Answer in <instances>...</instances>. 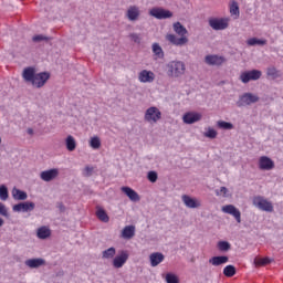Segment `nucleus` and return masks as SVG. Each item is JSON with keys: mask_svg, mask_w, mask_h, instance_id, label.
<instances>
[{"mask_svg": "<svg viewBox=\"0 0 283 283\" xmlns=\"http://www.w3.org/2000/svg\"><path fill=\"white\" fill-rule=\"evenodd\" d=\"M50 81V73L49 72H41V73H35V77H33V82L31 85L33 87L41 88Z\"/></svg>", "mask_w": 283, "mask_h": 283, "instance_id": "9", "label": "nucleus"}, {"mask_svg": "<svg viewBox=\"0 0 283 283\" xmlns=\"http://www.w3.org/2000/svg\"><path fill=\"white\" fill-rule=\"evenodd\" d=\"M153 52L157 59H165V52L163 51V48L158 43L153 44Z\"/></svg>", "mask_w": 283, "mask_h": 283, "instance_id": "31", "label": "nucleus"}, {"mask_svg": "<svg viewBox=\"0 0 283 283\" xmlns=\"http://www.w3.org/2000/svg\"><path fill=\"white\" fill-rule=\"evenodd\" d=\"M135 235H136V227L135 226H126L122 230V238H124V240H132V238H134Z\"/></svg>", "mask_w": 283, "mask_h": 283, "instance_id": "21", "label": "nucleus"}, {"mask_svg": "<svg viewBox=\"0 0 283 283\" xmlns=\"http://www.w3.org/2000/svg\"><path fill=\"white\" fill-rule=\"evenodd\" d=\"M182 120L186 125H193V123L202 120V114L196 112H188L182 116Z\"/></svg>", "mask_w": 283, "mask_h": 283, "instance_id": "12", "label": "nucleus"}, {"mask_svg": "<svg viewBox=\"0 0 283 283\" xmlns=\"http://www.w3.org/2000/svg\"><path fill=\"white\" fill-rule=\"evenodd\" d=\"M166 282L167 283H180V279H178V275H176L174 273H167Z\"/></svg>", "mask_w": 283, "mask_h": 283, "instance_id": "43", "label": "nucleus"}, {"mask_svg": "<svg viewBox=\"0 0 283 283\" xmlns=\"http://www.w3.org/2000/svg\"><path fill=\"white\" fill-rule=\"evenodd\" d=\"M65 145L67 151H74V149H76V139H74L72 135H69L65 139Z\"/></svg>", "mask_w": 283, "mask_h": 283, "instance_id": "29", "label": "nucleus"}, {"mask_svg": "<svg viewBox=\"0 0 283 283\" xmlns=\"http://www.w3.org/2000/svg\"><path fill=\"white\" fill-rule=\"evenodd\" d=\"M226 61H227V59H224V56H220V55H206L205 56V64L206 65H217V66H220Z\"/></svg>", "mask_w": 283, "mask_h": 283, "instance_id": "16", "label": "nucleus"}, {"mask_svg": "<svg viewBox=\"0 0 283 283\" xmlns=\"http://www.w3.org/2000/svg\"><path fill=\"white\" fill-rule=\"evenodd\" d=\"M0 216H3L4 218H8V208H6V205L0 202Z\"/></svg>", "mask_w": 283, "mask_h": 283, "instance_id": "47", "label": "nucleus"}, {"mask_svg": "<svg viewBox=\"0 0 283 283\" xmlns=\"http://www.w3.org/2000/svg\"><path fill=\"white\" fill-rule=\"evenodd\" d=\"M128 39H130V41H133V43H137V45H140L142 41H143V36L140 35V33H130L128 35Z\"/></svg>", "mask_w": 283, "mask_h": 283, "instance_id": "40", "label": "nucleus"}, {"mask_svg": "<svg viewBox=\"0 0 283 283\" xmlns=\"http://www.w3.org/2000/svg\"><path fill=\"white\" fill-rule=\"evenodd\" d=\"M36 205L32 201H24V202H20L18 205H14L12 207L13 211L15 213H28L30 211H34Z\"/></svg>", "mask_w": 283, "mask_h": 283, "instance_id": "7", "label": "nucleus"}, {"mask_svg": "<svg viewBox=\"0 0 283 283\" xmlns=\"http://www.w3.org/2000/svg\"><path fill=\"white\" fill-rule=\"evenodd\" d=\"M156 78V75L151 71L143 70L139 75L138 80L140 83H154V80Z\"/></svg>", "mask_w": 283, "mask_h": 283, "instance_id": "20", "label": "nucleus"}, {"mask_svg": "<svg viewBox=\"0 0 283 283\" xmlns=\"http://www.w3.org/2000/svg\"><path fill=\"white\" fill-rule=\"evenodd\" d=\"M254 103H260V96L253 93H243L239 96L237 107H247L249 105H253Z\"/></svg>", "mask_w": 283, "mask_h": 283, "instance_id": "3", "label": "nucleus"}, {"mask_svg": "<svg viewBox=\"0 0 283 283\" xmlns=\"http://www.w3.org/2000/svg\"><path fill=\"white\" fill-rule=\"evenodd\" d=\"M253 207H256V209H260V211H266L268 213H273V203L271 201L266 200L262 196H256L252 200Z\"/></svg>", "mask_w": 283, "mask_h": 283, "instance_id": "2", "label": "nucleus"}, {"mask_svg": "<svg viewBox=\"0 0 283 283\" xmlns=\"http://www.w3.org/2000/svg\"><path fill=\"white\" fill-rule=\"evenodd\" d=\"M149 15L154 17L155 19H159V20L171 19V17H174V12H171L167 9L160 8V7H155L149 10Z\"/></svg>", "mask_w": 283, "mask_h": 283, "instance_id": "5", "label": "nucleus"}, {"mask_svg": "<svg viewBox=\"0 0 283 283\" xmlns=\"http://www.w3.org/2000/svg\"><path fill=\"white\" fill-rule=\"evenodd\" d=\"M259 168L262 171H271V169H275V163L268 156H262L259 159Z\"/></svg>", "mask_w": 283, "mask_h": 283, "instance_id": "11", "label": "nucleus"}, {"mask_svg": "<svg viewBox=\"0 0 283 283\" xmlns=\"http://www.w3.org/2000/svg\"><path fill=\"white\" fill-rule=\"evenodd\" d=\"M40 178L44 182H52V180H56V178H59V169L53 168V169L44 170L40 174Z\"/></svg>", "mask_w": 283, "mask_h": 283, "instance_id": "13", "label": "nucleus"}, {"mask_svg": "<svg viewBox=\"0 0 283 283\" xmlns=\"http://www.w3.org/2000/svg\"><path fill=\"white\" fill-rule=\"evenodd\" d=\"M203 136L206 138H210L211 140H213V138H218V132L211 127L208 128V130L206 133H203Z\"/></svg>", "mask_w": 283, "mask_h": 283, "instance_id": "41", "label": "nucleus"}, {"mask_svg": "<svg viewBox=\"0 0 283 283\" xmlns=\"http://www.w3.org/2000/svg\"><path fill=\"white\" fill-rule=\"evenodd\" d=\"M272 260L270 258H255L254 264L255 266H266V264H271Z\"/></svg>", "mask_w": 283, "mask_h": 283, "instance_id": "34", "label": "nucleus"}, {"mask_svg": "<svg viewBox=\"0 0 283 283\" xmlns=\"http://www.w3.org/2000/svg\"><path fill=\"white\" fill-rule=\"evenodd\" d=\"M266 74L268 76H270V78H272V81H275V78H280V71H277L275 66L268 67Z\"/></svg>", "mask_w": 283, "mask_h": 283, "instance_id": "32", "label": "nucleus"}, {"mask_svg": "<svg viewBox=\"0 0 283 283\" xmlns=\"http://www.w3.org/2000/svg\"><path fill=\"white\" fill-rule=\"evenodd\" d=\"M208 23L212 30H227L229 28V22L224 19H218V18H210L208 20Z\"/></svg>", "mask_w": 283, "mask_h": 283, "instance_id": "10", "label": "nucleus"}, {"mask_svg": "<svg viewBox=\"0 0 283 283\" xmlns=\"http://www.w3.org/2000/svg\"><path fill=\"white\" fill-rule=\"evenodd\" d=\"M90 147H92V149H101V137L98 136L91 137Z\"/></svg>", "mask_w": 283, "mask_h": 283, "instance_id": "35", "label": "nucleus"}, {"mask_svg": "<svg viewBox=\"0 0 283 283\" xmlns=\"http://www.w3.org/2000/svg\"><path fill=\"white\" fill-rule=\"evenodd\" d=\"M10 198V193L8 192V187L6 185L0 186V200L6 201Z\"/></svg>", "mask_w": 283, "mask_h": 283, "instance_id": "37", "label": "nucleus"}, {"mask_svg": "<svg viewBox=\"0 0 283 283\" xmlns=\"http://www.w3.org/2000/svg\"><path fill=\"white\" fill-rule=\"evenodd\" d=\"M32 41H33V43H41L43 41L48 42V41H50V38L43 35V34H38L32 38Z\"/></svg>", "mask_w": 283, "mask_h": 283, "instance_id": "44", "label": "nucleus"}, {"mask_svg": "<svg viewBox=\"0 0 283 283\" xmlns=\"http://www.w3.org/2000/svg\"><path fill=\"white\" fill-rule=\"evenodd\" d=\"M12 196L14 200H28V192L20 190L19 188L14 187L12 189Z\"/></svg>", "mask_w": 283, "mask_h": 283, "instance_id": "26", "label": "nucleus"}, {"mask_svg": "<svg viewBox=\"0 0 283 283\" xmlns=\"http://www.w3.org/2000/svg\"><path fill=\"white\" fill-rule=\"evenodd\" d=\"M222 211L223 213H229L230 216H233V218L237 220V222H242V213L240 212V210H238V208H235V206L233 205H228L222 207Z\"/></svg>", "mask_w": 283, "mask_h": 283, "instance_id": "15", "label": "nucleus"}, {"mask_svg": "<svg viewBox=\"0 0 283 283\" xmlns=\"http://www.w3.org/2000/svg\"><path fill=\"white\" fill-rule=\"evenodd\" d=\"M230 14H232L234 17H240V6H238L235 0H233L230 6Z\"/></svg>", "mask_w": 283, "mask_h": 283, "instance_id": "38", "label": "nucleus"}, {"mask_svg": "<svg viewBox=\"0 0 283 283\" xmlns=\"http://www.w3.org/2000/svg\"><path fill=\"white\" fill-rule=\"evenodd\" d=\"M217 126L219 127V129H233V125L224 120H218Z\"/></svg>", "mask_w": 283, "mask_h": 283, "instance_id": "42", "label": "nucleus"}, {"mask_svg": "<svg viewBox=\"0 0 283 283\" xmlns=\"http://www.w3.org/2000/svg\"><path fill=\"white\" fill-rule=\"evenodd\" d=\"M56 208L59 209L60 213H65L66 211L65 205H63L61 201L56 203Z\"/></svg>", "mask_w": 283, "mask_h": 283, "instance_id": "50", "label": "nucleus"}, {"mask_svg": "<svg viewBox=\"0 0 283 283\" xmlns=\"http://www.w3.org/2000/svg\"><path fill=\"white\" fill-rule=\"evenodd\" d=\"M150 266H158L161 262L165 261V254L160 252H155L149 255Z\"/></svg>", "mask_w": 283, "mask_h": 283, "instance_id": "22", "label": "nucleus"}, {"mask_svg": "<svg viewBox=\"0 0 283 283\" xmlns=\"http://www.w3.org/2000/svg\"><path fill=\"white\" fill-rule=\"evenodd\" d=\"M187 43H189V39L182 35L181 38H177V42L175 45L182 46V45H187Z\"/></svg>", "mask_w": 283, "mask_h": 283, "instance_id": "46", "label": "nucleus"}, {"mask_svg": "<svg viewBox=\"0 0 283 283\" xmlns=\"http://www.w3.org/2000/svg\"><path fill=\"white\" fill-rule=\"evenodd\" d=\"M160 118H163V113L156 106H150L147 108L144 115V120L146 123H158Z\"/></svg>", "mask_w": 283, "mask_h": 283, "instance_id": "4", "label": "nucleus"}, {"mask_svg": "<svg viewBox=\"0 0 283 283\" xmlns=\"http://www.w3.org/2000/svg\"><path fill=\"white\" fill-rule=\"evenodd\" d=\"M25 266L29 269H39L45 264V260L43 259H29L24 262Z\"/></svg>", "mask_w": 283, "mask_h": 283, "instance_id": "25", "label": "nucleus"}, {"mask_svg": "<svg viewBox=\"0 0 283 283\" xmlns=\"http://www.w3.org/2000/svg\"><path fill=\"white\" fill-rule=\"evenodd\" d=\"M0 144H1V137H0Z\"/></svg>", "mask_w": 283, "mask_h": 283, "instance_id": "54", "label": "nucleus"}, {"mask_svg": "<svg viewBox=\"0 0 283 283\" xmlns=\"http://www.w3.org/2000/svg\"><path fill=\"white\" fill-rule=\"evenodd\" d=\"M166 39L169 41V43H172V45H176L178 38H176V35L174 34H167Z\"/></svg>", "mask_w": 283, "mask_h": 283, "instance_id": "48", "label": "nucleus"}, {"mask_svg": "<svg viewBox=\"0 0 283 283\" xmlns=\"http://www.w3.org/2000/svg\"><path fill=\"white\" fill-rule=\"evenodd\" d=\"M122 191L129 198V200H132V202H140V196L130 187L124 186L122 187Z\"/></svg>", "mask_w": 283, "mask_h": 283, "instance_id": "19", "label": "nucleus"}, {"mask_svg": "<svg viewBox=\"0 0 283 283\" xmlns=\"http://www.w3.org/2000/svg\"><path fill=\"white\" fill-rule=\"evenodd\" d=\"M129 260V252L126 250L119 251L118 255H116L113 260V266L115 269H123L125 266V262Z\"/></svg>", "mask_w": 283, "mask_h": 283, "instance_id": "8", "label": "nucleus"}, {"mask_svg": "<svg viewBox=\"0 0 283 283\" xmlns=\"http://www.w3.org/2000/svg\"><path fill=\"white\" fill-rule=\"evenodd\" d=\"M260 78H262V71L260 70L245 71L240 75V81L244 84L250 83V81H260Z\"/></svg>", "mask_w": 283, "mask_h": 283, "instance_id": "6", "label": "nucleus"}, {"mask_svg": "<svg viewBox=\"0 0 283 283\" xmlns=\"http://www.w3.org/2000/svg\"><path fill=\"white\" fill-rule=\"evenodd\" d=\"M116 255V248L112 247L102 252L103 260H112Z\"/></svg>", "mask_w": 283, "mask_h": 283, "instance_id": "30", "label": "nucleus"}, {"mask_svg": "<svg viewBox=\"0 0 283 283\" xmlns=\"http://www.w3.org/2000/svg\"><path fill=\"white\" fill-rule=\"evenodd\" d=\"M128 21H138L140 18V9L137 6H130L126 11Z\"/></svg>", "mask_w": 283, "mask_h": 283, "instance_id": "17", "label": "nucleus"}, {"mask_svg": "<svg viewBox=\"0 0 283 283\" xmlns=\"http://www.w3.org/2000/svg\"><path fill=\"white\" fill-rule=\"evenodd\" d=\"M35 76H36V69L32 66L25 67L22 72V78H24L25 83L32 84Z\"/></svg>", "mask_w": 283, "mask_h": 283, "instance_id": "18", "label": "nucleus"}, {"mask_svg": "<svg viewBox=\"0 0 283 283\" xmlns=\"http://www.w3.org/2000/svg\"><path fill=\"white\" fill-rule=\"evenodd\" d=\"M219 251L227 253V251H231V243L229 241H219L217 244Z\"/></svg>", "mask_w": 283, "mask_h": 283, "instance_id": "33", "label": "nucleus"}, {"mask_svg": "<svg viewBox=\"0 0 283 283\" xmlns=\"http://www.w3.org/2000/svg\"><path fill=\"white\" fill-rule=\"evenodd\" d=\"M181 200L188 209H200V207H202V203L200 202V200L196 198H191L188 195H184L181 197Z\"/></svg>", "mask_w": 283, "mask_h": 283, "instance_id": "14", "label": "nucleus"}, {"mask_svg": "<svg viewBox=\"0 0 283 283\" xmlns=\"http://www.w3.org/2000/svg\"><path fill=\"white\" fill-rule=\"evenodd\" d=\"M52 235V230L50 228L42 226L36 230V237L40 240H48Z\"/></svg>", "mask_w": 283, "mask_h": 283, "instance_id": "24", "label": "nucleus"}, {"mask_svg": "<svg viewBox=\"0 0 283 283\" xmlns=\"http://www.w3.org/2000/svg\"><path fill=\"white\" fill-rule=\"evenodd\" d=\"M4 220L2 218H0V227H2L4 224Z\"/></svg>", "mask_w": 283, "mask_h": 283, "instance_id": "53", "label": "nucleus"}, {"mask_svg": "<svg viewBox=\"0 0 283 283\" xmlns=\"http://www.w3.org/2000/svg\"><path fill=\"white\" fill-rule=\"evenodd\" d=\"M92 171H94V168L90 167V166H86L84 168V172L83 175L85 176V178H90V176H92Z\"/></svg>", "mask_w": 283, "mask_h": 283, "instance_id": "49", "label": "nucleus"}, {"mask_svg": "<svg viewBox=\"0 0 283 283\" xmlns=\"http://www.w3.org/2000/svg\"><path fill=\"white\" fill-rule=\"evenodd\" d=\"M227 191H229V190L227 189V187H221V188H220V193H223V196H227Z\"/></svg>", "mask_w": 283, "mask_h": 283, "instance_id": "51", "label": "nucleus"}, {"mask_svg": "<svg viewBox=\"0 0 283 283\" xmlns=\"http://www.w3.org/2000/svg\"><path fill=\"white\" fill-rule=\"evenodd\" d=\"M167 67H168L167 74L171 78H180V76L185 74V70H186L184 62H180V61H172L168 63Z\"/></svg>", "mask_w": 283, "mask_h": 283, "instance_id": "1", "label": "nucleus"}, {"mask_svg": "<svg viewBox=\"0 0 283 283\" xmlns=\"http://www.w3.org/2000/svg\"><path fill=\"white\" fill-rule=\"evenodd\" d=\"M227 262H229V256L227 255L212 256L209 259V264H212V266H222V264H227Z\"/></svg>", "mask_w": 283, "mask_h": 283, "instance_id": "23", "label": "nucleus"}, {"mask_svg": "<svg viewBox=\"0 0 283 283\" xmlns=\"http://www.w3.org/2000/svg\"><path fill=\"white\" fill-rule=\"evenodd\" d=\"M147 179L149 180V182H157L158 180V172L150 170L147 174Z\"/></svg>", "mask_w": 283, "mask_h": 283, "instance_id": "45", "label": "nucleus"}, {"mask_svg": "<svg viewBox=\"0 0 283 283\" xmlns=\"http://www.w3.org/2000/svg\"><path fill=\"white\" fill-rule=\"evenodd\" d=\"M96 209H97L95 212L96 218H98L101 222H109V216H107V212L105 211V209L101 207H97Z\"/></svg>", "mask_w": 283, "mask_h": 283, "instance_id": "28", "label": "nucleus"}, {"mask_svg": "<svg viewBox=\"0 0 283 283\" xmlns=\"http://www.w3.org/2000/svg\"><path fill=\"white\" fill-rule=\"evenodd\" d=\"M248 45H266V40H260L258 38H252L247 41Z\"/></svg>", "mask_w": 283, "mask_h": 283, "instance_id": "39", "label": "nucleus"}, {"mask_svg": "<svg viewBox=\"0 0 283 283\" xmlns=\"http://www.w3.org/2000/svg\"><path fill=\"white\" fill-rule=\"evenodd\" d=\"M237 270L233 265H227L223 269V275H226V277H233V275H235Z\"/></svg>", "mask_w": 283, "mask_h": 283, "instance_id": "36", "label": "nucleus"}, {"mask_svg": "<svg viewBox=\"0 0 283 283\" xmlns=\"http://www.w3.org/2000/svg\"><path fill=\"white\" fill-rule=\"evenodd\" d=\"M28 134H29L30 136H32V134H34V129L28 128Z\"/></svg>", "mask_w": 283, "mask_h": 283, "instance_id": "52", "label": "nucleus"}, {"mask_svg": "<svg viewBox=\"0 0 283 283\" xmlns=\"http://www.w3.org/2000/svg\"><path fill=\"white\" fill-rule=\"evenodd\" d=\"M172 28L176 34H178L179 36H186V34H189V31H187V28H185V25H182V23L180 22H175L172 24Z\"/></svg>", "mask_w": 283, "mask_h": 283, "instance_id": "27", "label": "nucleus"}]
</instances>
